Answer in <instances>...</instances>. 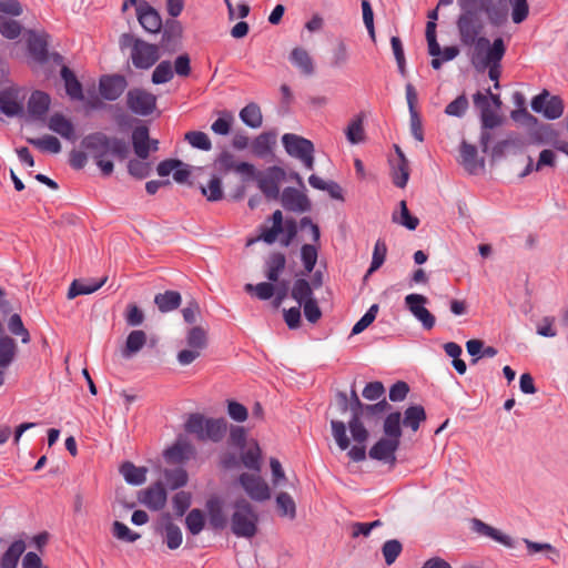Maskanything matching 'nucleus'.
Segmentation results:
<instances>
[{"mask_svg":"<svg viewBox=\"0 0 568 568\" xmlns=\"http://www.w3.org/2000/svg\"><path fill=\"white\" fill-rule=\"evenodd\" d=\"M337 406L342 413H346L348 409L352 415L356 410H361L362 402L358 398V395L355 389L351 392V402H348L347 395L345 393L339 392L336 396Z\"/></svg>","mask_w":568,"mask_h":568,"instance_id":"obj_53","label":"nucleus"},{"mask_svg":"<svg viewBox=\"0 0 568 568\" xmlns=\"http://www.w3.org/2000/svg\"><path fill=\"white\" fill-rule=\"evenodd\" d=\"M281 203L287 211L304 213L311 210L308 197L297 189L286 187L282 192Z\"/></svg>","mask_w":568,"mask_h":568,"instance_id":"obj_17","label":"nucleus"},{"mask_svg":"<svg viewBox=\"0 0 568 568\" xmlns=\"http://www.w3.org/2000/svg\"><path fill=\"white\" fill-rule=\"evenodd\" d=\"M21 31L22 27L18 21L0 16V33L2 37L14 40L20 36Z\"/></svg>","mask_w":568,"mask_h":568,"instance_id":"obj_60","label":"nucleus"},{"mask_svg":"<svg viewBox=\"0 0 568 568\" xmlns=\"http://www.w3.org/2000/svg\"><path fill=\"white\" fill-rule=\"evenodd\" d=\"M282 143L292 158L300 160L307 170L314 169V144L311 140L294 133H285Z\"/></svg>","mask_w":568,"mask_h":568,"instance_id":"obj_8","label":"nucleus"},{"mask_svg":"<svg viewBox=\"0 0 568 568\" xmlns=\"http://www.w3.org/2000/svg\"><path fill=\"white\" fill-rule=\"evenodd\" d=\"M164 479L170 489H178L186 485L189 476L184 468L178 467L165 469Z\"/></svg>","mask_w":568,"mask_h":568,"instance_id":"obj_48","label":"nucleus"},{"mask_svg":"<svg viewBox=\"0 0 568 568\" xmlns=\"http://www.w3.org/2000/svg\"><path fill=\"white\" fill-rule=\"evenodd\" d=\"M240 483L252 499L257 501L270 499V487L261 476L244 473L240 476Z\"/></svg>","mask_w":568,"mask_h":568,"instance_id":"obj_13","label":"nucleus"},{"mask_svg":"<svg viewBox=\"0 0 568 568\" xmlns=\"http://www.w3.org/2000/svg\"><path fill=\"white\" fill-rule=\"evenodd\" d=\"M120 473L126 483L138 486L146 480L148 469L145 467H138L131 462H125L120 467Z\"/></svg>","mask_w":568,"mask_h":568,"instance_id":"obj_36","label":"nucleus"},{"mask_svg":"<svg viewBox=\"0 0 568 568\" xmlns=\"http://www.w3.org/2000/svg\"><path fill=\"white\" fill-rule=\"evenodd\" d=\"M226 433V422L223 418H207L204 440L217 443L223 439Z\"/></svg>","mask_w":568,"mask_h":568,"instance_id":"obj_44","label":"nucleus"},{"mask_svg":"<svg viewBox=\"0 0 568 568\" xmlns=\"http://www.w3.org/2000/svg\"><path fill=\"white\" fill-rule=\"evenodd\" d=\"M209 521L212 528L223 529L226 526V516L223 511V503L220 498H211L206 503Z\"/></svg>","mask_w":568,"mask_h":568,"instance_id":"obj_31","label":"nucleus"},{"mask_svg":"<svg viewBox=\"0 0 568 568\" xmlns=\"http://www.w3.org/2000/svg\"><path fill=\"white\" fill-rule=\"evenodd\" d=\"M195 455L194 446L185 439H178L173 446L164 452L166 462L182 464Z\"/></svg>","mask_w":568,"mask_h":568,"instance_id":"obj_20","label":"nucleus"},{"mask_svg":"<svg viewBox=\"0 0 568 568\" xmlns=\"http://www.w3.org/2000/svg\"><path fill=\"white\" fill-rule=\"evenodd\" d=\"M120 47L131 48V61L136 69L148 70L152 68L161 58L160 47L149 43L131 33H123L120 37Z\"/></svg>","mask_w":568,"mask_h":568,"instance_id":"obj_3","label":"nucleus"},{"mask_svg":"<svg viewBox=\"0 0 568 568\" xmlns=\"http://www.w3.org/2000/svg\"><path fill=\"white\" fill-rule=\"evenodd\" d=\"M261 455L260 446L257 443H254L252 447L242 454L241 459L246 468L258 473L261 470Z\"/></svg>","mask_w":568,"mask_h":568,"instance_id":"obj_52","label":"nucleus"},{"mask_svg":"<svg viewBox=\"0 0 568 568\" xmlns=\"http://www.w3.org/2000/svg\"><path fill=\"white\" fill-rule=\"evenodd\" d=\"M213 166L219 174L235 172L251 179L255 174V166L248 162H239L230 151H222L214 160Z\"/></svg>","mask_w":568,"mask_h":568,"instance_id":"obj_9","label":"nucleus"},{"mask_svg":"<svg viewBox=\"0 0 568 568\" xmlns=\"http://www.w3.org/2000/svg\"><path fill=\"white\" fill-rule=\"evenodd\" d=\"M402 415L399 412H393L384 419L383 430L386 437L392 439H398L400 442L402 427H400Z\"/></svg>","mask_w":568,"mask_h":568,"instance_id":"obj_46","label":"nucleus"},{"mask_svg":"<svg viewBox=\"0 0 568 568\" xmlns=\"http://www.w3.org/2000/svg\"><path fill=\"white\" fill-rule=\"evenodd\" d=\"M146 343V334L141 329L132 331L125 342V346L122 351L124 357H131L133 354L142 349Z\"/></svg>","mask_w":568,"mask_h":568,"instance_id":"obj_40","label":"nucleus"},{"mask_svg":"<svg viewBox=\"0 0 568 568\" xmlns=\"http://www.w3.org/2000/svg\"><path fill=\"white\" fill-rule=\"evenodd\" d=\"M112 534L116 539L126 542H134L141 537L140 534L132 531L125 524L118 520L112 525Z\"/></svg>","mask_w":568,"mask_h":568,"instance_id":"obj_63","label":"nucleus"},{"mask_svg":"<svg viewBox=\"0 0 568 568\" xmlns=\"http://www.w3.org/2000/svg\"><path fill=\"white\" fill-rule=\"evenodd\" d=\"M18 347L13 338L0 336V371L4 372L14 361Z\"/></svg>","mask_w":568,"mask_h":568,"instance_id":"obj_33","label":"nucleus"},{"mask_svg":"<svg viewBox=\"0 0 568 568\" xmlns=\"http://www.w3.org/2000/svg\"><path fill=\"white\" fill-rule=\"evenodd\" d=\"M428 298L422 294L412 293L406 295L405 305L414 317L419 321L427 331L435 326V316L425 307Z\"/></svg>","mask_w":568,"mask_h":568,"instance_id":"obj_12","label":"nucleus"},{"mask_svg":"<svg viewBox=\"0 0 568 568\" xmlns=\"http://www.w3.org/2000/svg\"><path fill=\"white\" fill-rule=\"evenodd\" d=\"M271 221L272 226H262L258 240H262L267 244H273L276 241L278 234L285 231L286 235L282 240V244L284 246H288L297 234L296 221L293 219H288L285 222H283V214L280 210H276L272 214Z\"/></svg>","mask_w":568,"mask_h":568,"instance_id":"obj_6","label":"nucleus"},{"mask_svg":"<svg viewBox=\"0 0 568 568\" xmlns=\"http://www.w3.org/2000/svg\"><path fill=\"white\" fill-rule=\"evenodd\" d=\"M28 142L43 152L59 153L61 151V143L58 138L53 135H44L42 138L28 139Z\"/></svg>","mask_w":568,"mask_h":568,"instance_id":"obj_50","label":"nucleus"},{"mask_svg":"<svg viewBox=\"0 0 568 568\" xmlns=\"http://www.w3.org/2000/svg\"><path fill=\"white\" fill-rule=\"evenodd\" d=\"M201 192L210 202L221 201L224 196L221 176L213 174L209 183L201 186Z\"/></svg>","mask_w":568,"mask_h":568,"instance_id":"obj_43","label":"nucleus"},{"mask_svg":"<svg viewBox=\"0 0 568 568\" xmlns=\"http://www.w3.org/2000/svg\"><path fill=\"white\" fill-rule=\"evenodd\" d=\"M481 11H462L457 19V29L462 44L466 47L478 45V42L485 37H479L484 30V22L480 17Z\"/></svg>","mask_w":568,"mask_h":568,"instance_id":"obj_5","label":"nucleus"},{"mask_svg":"<svg viewBox=\"0 0 568 568\" xmlns=\"http://www.w3.org/2000/svg\"><path fill=\"white\" fill-rule=\"evenodd\" d=\"M506 52V45L501 38H497L490 44L488 39H481L474 49L470 61L477 71L488 69L489 79L495 82V88H499L500 61Z\"/></svg>","mask_w":568,"mask_h":568,"instance_id":"obj_2","label":"nucleus"},{"mask_svg":"<svg viewBox=\"0 0 568 568\" xmlns=\"http://www.w3.org/2000/svg\"><path fill=\"white\" fill-rule=\"evenodd\" d=\"M189 347L203 351L207 346V332L201 326H194L186 334Z\"/></svg>","mask_w":568,"mask_h":568,"instance_id":"obj_47","label":"nucleus"},{"mask_svg":"<svg viewBox=\"0 0 568 568\" xmlns=\"http://www.w3.org/2000/svg\"><path fill=\"white\" fill-rule=\"evenodd\" d=\"M403 550V546L399 540L390 539L384 542L382 552L387 565H392L398 558Z\"/></svg>","mask_w":568,"mask_h":568,"instance_id":"obj_64","label":"nucleus"},{"mask_svg":"<svg viewBox=\"0 0 568 568\" xmlns=\"http://www.w3.org/2000/svg\"><path fill=\"white\" fill-rule=\"evenodd\" d=\"M233 121H234L233 114L229 111H223V112H221V116L212 123L211 130L215 134L227 135L231 131Z\"/></svg>","mask_w":568,"mask_h":568,"instance_id":"obj_61","label":"nucleus"},{"mask_svg":"<svg viewBox=\"0 0 568 568\" xmlns=\"http://www.w3.org/2000/svg\"><path fill=\"white\" fill-rule=\"evenodd\" d=\"M207 418L201 414H192L185 423V430L196 436L197 439L204 440L205 427Z\"/></svg>","mask_w":568,"mask_h":568,"instance_id":"obj_49","label":"nucleus"},{"mask_svg":"<svg viewBox=\"0 0 568 568\" xmlns=\"http://www.w3.org/2000/svg\"><path fill=\"white\" fill-rule=\"evenodd\" d=\"M174 77L172 63L169 60L161 61L152 73V82L154 84H162L170 82Z\"/></svg>","mask_w":568,"mask_h":568,"instance_id":"obj_54","label":"nucleus"},{"mask_svg":"<svg viewBox=\"0 0 568 568\" xmlns=\"http://www.w3.org/2000/svg\"><path fill=\"white\" fill-rule=\"evenodd\" d=\"M128 87L126 79L120 74L103 75L99 81V91L103 99L114 101Z\"/></svg>","mask_w":568,"mask_h":568,"instance_id":"obj_15","label":"nucleus"},{"mask_svg":"<svg viewBox=\"0 0 568 568\" xmlns=\"http://www.w3.org/2000/svg\"><path fill=\"white\" fill-rule=\"evenodd\" d=\"M282 174L281 169L273 168L268 175L258 180V187L267 199L276 200L280 196V175Z\"/></svg>","mask_w":568,"mask_h":568,"instance_id":"obj_25","label":"nucleus"},{"mask_svg":"<svg viewBox=\"0 0 568 568\" xmlns=\"http://www.w3.org/2000/svg\"><path fill=\"white\" fill-rule=\"evenodd\" d=\"M241 120L250 128L257 129L262 125L263 116L261 109L255 103H250L240 112Z\"/></svg>","mask_w":568,"mask_h":568,"instance_id":"obj_45","label":"nucleus"},{"mask_svg":"<svg viewBox=\"0 0 568 568\" xmlns=\"http://www.w3.org/2000/svg\"><path fill=\"white\" fill-rule=\"evenodd\" d=\"M531 109L548 120L559 119L565 110L564 101L558 95H550L547 90L531 100Z\"/></svg>","mask_w":568,"mask_h":568,"instance_id":"obj_10","label":"nucleus"},{"mask_svg":"<svg viewBox=\"0 0 568 568\" xmlns=\"http://www.w3.org/2000/svg\"><path fill=\"white\" fill-rule=\"evenodd\" d=\"M389 408L390 406L385 399L373 405L362 404L361 410H356L348 420L349 430L354 442L357 444H364L369 436L362 418L384 414Z\"/></svg>","mask_w":568,"mask_h":568,"instance_id":"obj_7","label":"nucleus"},{"mask_svg":"<svg viewBox=\"0 0 568 568\" xmlns=\"http://www.w3.org/2000/svg\"><path fill=\"white\" fill-rule=\"evenodd\" d=\"M460 159L463 166L469 173H475L479 166H483V163L477 161V149L467 142L460 145Z\"/></svg>","mask_w":568,"mask_h":568,"instance_id":"obj_41","label":"nucleus"},{"mask_svg":"<svg viewBox=\"0 0 568 568\" xmlns=\"http://www.w3.org/2000/svg\"><path fill=\"white\" fill-rule=\"evenodd\" d=\"M286 257L281 252H273L265 261V276L270 282H277L285 270Z\"/></svg>","mask_w":568,"mask_h":568,"instance_id":"obj_29","label":"nucleus"},{"mask_svg":"<svg viewBox=\"0 0 568 568\" xmlns=\"http://www.w3.org/2000/svg\"><path fill=\"white\" fill-rule=\"evenodd\" d=\"M332 435L342 450H346L349 447V438L346 434L345 423L342 420H331Z\"/></svg>","mask_w":568,"mask_h":568,"instance_id":"obj_57","label":"nucleus"},{"mask_svg":"<svg viewBox=\"0 0 568 568\" xmlns=\"http://www.w3.org/2000/svg\"><path fill=\"white\" fill-rule=\"evenodd\" d=\"M290 61L304 75H312L315 71L314 61L304 48H294L290 53Z\"/></svg>","mask_w":568,"mask_h":568,"instance_id":"obj_26","label":"nucleus"},{"mask_svg":"<svg viewBox=\"0 0 568 568\" xmlns=\"http://www.w3.org/2000/svg\"><path fill=\"white\" fill-rule=\"evenodd\" d=\"M291 296L300 306L308 300H313V287L311 283L305 278H297L292 286Z\"/></svg>","mask_w":568,"mask_h":568,"instance_id":"obj_42","label":"nucleus"},{"mask_svg":"<svg viewBox=\"0 0 568 568\" xmlns=\"http://www.w3.org/2000/svg\"><path fill=\"white\" fill-rule=\"evenodd\" d=\"M399 443L398 439L383 437L369 449L368 455L372 459L381 460L393 466L396 463L395 453L399 447Z\"/></svg>","mask_w":568,"mask_h":568,"instance_id":"obj_16","label":"nucleus"},{"mask_svg":"<svg viewBox=\"0 0 568 568\" xmlns=\"http://www.w3.org/2000/svg\"><path fill=\"white\" fill-rule=\"evenodd\" d=\"M139 500L151 510H161L166 504V490L156 483L141 491Z\"/></svg>","mask_w":568,"mask_h":568,"instance_id":"obj_19","label":"nucleus"},{"mask_svg":"<svg viewBox=\"0 0 568 568\" xmlns=\"http://www.w3.org/2000/svg\"><path fill=\"white\" fill-rule=\"evenodd\" d=\"M511 8V20L514 23L524 22L529 13V4L527 0H508Z\"/></svg>","mask_w":568,"mask_h":568,"instance_id":"obj_62","label":"nucleus"},{"mask_svg":"<svg viewBox=\"0 0 568 568\" xmlns=\"http://www.w3.org/2000/svg\"><path fill=\"white\" fill-rule=\"evenodd\" d=\"M132 144L134 153L139 159L145 160L149 158L151 145L149 129L146 126L140 125L132 131Z\"/></svg>","mask_w":568,"mask_h":568,"instance_id":"obj_24","label":"nucleus"},{"mask_svg":"<svg viewBox=\"0 0 568 568\" xmlns=\"http://www.w3.org/2000/svg\"><path fill=\"white\" fill-rule=\"evenodd\" d=\"M399 206H400V214L399 216H397L396 214L393 215V221L395 223H398L403 226H405L406 229H408L409 231H414L417 229L418 224H419V220L418 217L416 216H413L408 209H407V204L405 201H400L399 203Z\"/></svg>","mask_w":568,"mask_h":568,"instance_id":"obj_56","label":"nucleus"},{"mask_svg":"<svg viewBox=\"0 0 568 568\" xmlns=\"http://www.w3.org/2000/svg\"><path fill=\"white\" fill-rule=\"evenodd\" d=\"M26 551V542L22 539L14 540L0 558L1 568H17L22 554Z\"/></svg>","mask_w":568,"mask_h":568,"instance_id":"obj_32","label":"nucleus"},{"mask_svg":"<svg viewBox=\"0 0 568 568\" xmlns=\"http://www.w3.org/2000/svg\"><path fill=\"white\" fill-rule=\"evenodd\" d=\"M84 151L73 150L70 153V164L73 169H83L91 158L100 169L103 176H110L114 171L112 159L123 161L130 153L129 144L115 136H108L102 132L85 135L81 141Z\"/></svg>","mask_w":568,"mask_h":568,"instance_id":"obj_1","label":"nucleus"},{"mask_svg":"<svg viewBox=\"0 0 568 568\" xmlns=\"http://www.w3.org/2000/svg\"><path fill=\"white\" fill-rule=\"evenodd\" d=\"M474 104L480 109V119L483 129H495L500 125L501 118L491 110L490 103H488V97L481 92H477L473 97Z\"/></svg>","mask_w":568,"mask_h":568,"instance_id":"obj_18","label":"nucleus"},{"mask_svg":"<svg viewBox=\"0 0 568 568\" xmlns=\"http://www.w3.org/2000/svg\"><path fill=\"white\" fill-rule=\"evenodd\" d=\"M182 302L181 294L176 291H166L156 294L154 303L161 313H169L180 307Z\"/></svg>","mask_w":568,"mask_h":568,"instance_id":"obj_34","label":"nucleus"},{"mask_svg":"<svg viewBox=\"0 0 568 568\" xmlns=\"http://www.w3.org/2000/svg\"><path fill=\"white\" fill-rule=\"evenodd\" d=\"M48 128L65 140H75V130L73 123L61 113H54L50 116Z\"/></svg>","mask_w":568,"mask_h":568,"instance_id":"obj_23","label":"nucleus"},{"mask_svg":"<svg viewBox=\"0 0 568 568\" xmlns=\"http://www.w3.org/2000/svg\"><path fill=\"white\" fill-rule=\"evenodd\" d=\"M426 420V412L422 405H412L404 412L403 425L412 432H417L420 424Z\"/></svg>","mask_w":568,"mask_h":568,"instance_id":"obj_35","label":"nucleus"},{"mask_svg":"<svg viewBox=\"0 0 568 568\" xmlns=\"http://www.w3.org/2000/svg\"><path fill=\"white\" fill-rule=\"evenodd\" d=\"M61 78L64 82L65 92L70 99L77 101H83V90L82 84L77 79L75 74L68 67L63 65L61 69Z\"/></svg>","mask_w":568,"mask_h":568,"instance_id":"obj_30","label":"nucleus"},{"mask_svg":"<svg viewBox=\"0 0 568 568\" xmlns=\"http://www.w3.org/2000/svg\"><path fill=\"white\" fill-rule=\"evenodd\" d=\"M392 179L397 187H405L409 179V163L406 158L392 162Z\"/></svg>","mask_w":568,"mask_h":568,"instance_id":"obj_38","label":"nucleus"},{"mask_svg":"<svg viewBox=\"0 0 568 568\" xmlns=\"http://www.w3.org/2000/svg\"><path fill=\"white\" fill-rule=\"evenodd\" d=\"M258 516L245 499L237 500L231 518L232 532L237 537L252 538L257 532Z\"/></svg>","mask_w":568,"mask_h":568,"instance_id":"obj_4","label":"nucleus"},{"mask_svg":"<svg viewBox=\"0 0 568 568\" xmlns=\"http://www.w3.org/2000/svg\"><path fill=\"white\" fill-rule=\"evenodd\" d=\"M318 257V251L315 245L304 244L301 247V260L306 273H312Z\"/></svg>","mask_w":568,"mask_h":568,"instance_id":"obj_58","label":"nucleus"},{"mask_svg":"<svg viewBox=\"0 0 568 568\" xmlns=\"http://www.w3.org/2000/svg\"><path fill=\"white\" fill-rule=\"evenodd\" d=\"M473 527H474L475 531H477L478 534L487 536V537L494 539L495 541L500 542L505 546L511 547V538L509 536H507V535L503 534L501 531H499L498 529L483 523L481 520L474 519Z\"/></svg>","mask_w":568,"mask_h":568,"instance_id":"obj_37","label":"nucleus"},{"mask_svg":"<svg viewBox=\"0 0 568 568\" xmlns=\"http://www.w3.org/2000/svg\"><path fill=\"white\" fill-rule=\"evenodd\" d=\"M276 143V135L272 132H263L251 143L252 153L257 158H266L272 153Z\"/></svg>","mask_w":568,"mask_h":568,"instance_id":"obj_27","label":"nucleus"},{"mask_svg":"<svg viewBox=\"0 0 568 568\" xmlns=\"http://www.w3.org/2000/svg\"><path fill=\"white\" fill-rule=\"evenodd\" d=\"M185 140L195 149L210 151L212 142L209 135L202 131H190L185 134Z\"/></svg>","mask_w":568,"mask_h":568,"instance_id":"obj_59","label":"nucleus"},{"mask_svg":"<svg viewBox=\"0 0 568 568\" xmlns=\"http://www.w3.org/2000/svg\"><path fill=\"white\" fill-rule=\"evenodd\" d=\"M48 37L45 32H28V50L31 57L40 63L45 62L48 59Z\"/></svg>","mask_w":568,"mask_h":568,"instance_id":"obj_21","label":"nucleus"},{"mask_svg":"<svg viewBox=\"0 0 568 568\" xmlns=\"http://www.w3.org/2000/svg\"><path fill=\"white\" fill-rule=\"evenodd\" d=\"M51 98L42 91H34L28 101L29 115L34 120H42L49 111Z\"/></svg>","mask_w":568,"mask_h":568,"instance_id":"obj_22","label":"nucleus"},{"mask_svg":"<svg viewBox=\"0 0 568 568\" xmlns=\"http://www.w3.org/2000/svg\"><path fill=\"white\" fill-rule=\"evenodd\" d=\"M185 525L187 530L192 535H199L205 525V517L202 510L200 509H192L185 518Z\"/></svg>","mask_w":568,"mask_h":568,"instance_id":"obj_55","label":"nucleus"},{"mask_svg":"<svg viewBox=\"0 0 568 568\" xmlns=\"http://www.w3.org/2000/svg\"><path fill=\"white\" fill-rule=\"evenodd\" d=\"M136 18L141 27L150 32L158 33L162 28V19L159 12L145 0H140L136 8Z\"/></svg>","mask_w":568,"mask_h":568,"instance_id":"obj_14","label":"nucleus"},{"mask_svg":"<svg viewBox=\"0 0 568 568\" xmlns=\"http://www.w3.org/2000/svg\"><path fill=\"white\" fill-rule=\"evenodd\" d=\"M276 506L283 517L294 519L296 516V505L292 496L287 493H280L276 496Z\"/></svg>","mask_w":568,"mask_h":568,"instance_id":"obj_51","label":"nucleus"},{"mask_svg":"<svg viewBox=\"0 0 568 568\" xmlns=\"http://www.w3.org/2000/svg\"><path fill=\"white\" fill-rule=\"evenodd\" d=\"M106 280H108L106 276H104L103 278H101L98 282L97 281L74 280L68 290L67 297L69 300H73L79 295L92 294V293L97 292L106 282Z\"/></svg>","mask_w":568,"mask_h":568,"instance_id":"obj_28","label":"nucleus"},{"mask_svg":"<svg viewBox=\"0 0 568 568\" xmlns=\"http://www.w3.org/2000/svg\"><path fill=\"white\" fill-rule=\"evenodd\" d=\"M22 111V104L12 92L3 91L0 93V112L8 116H16L21 114Z\"/></svg>","mask_w":568,"mask_h":568,"instance_id":"obj_39","label":"nucleus"},{"mask_svg":"<svg viewBox=\"0 0 568 568\" xmlns=\"http://www.w3.org/2000/svg\"><path fill=\"white\" fill-rule=\"evenodd\" d=\"M126 105L135 114L149 115L156 106V97L143 89H131L126 93Z\"/></svg>","mask_w":568,"mask_h":568,"instance_id":"obj_11","label":"nucleus"}]
</instances>
